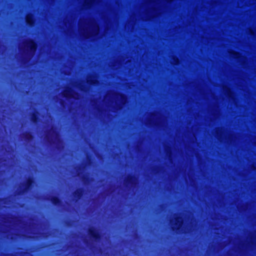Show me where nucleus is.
Listing matches in <instances>:
<instances>
[{
	"instance_id": "nucleus-1",
	"label": "nucleus",
	"mask_w": 256,
	"mask_h": 256,
	"mask_svg": "<svg viewBox=\"0 0 256 256\" xmlns=\"http://www.w3.org/2000/svg\"><path fill=\"white\" fill-rule=\"evenodd\" d=\"M34 180L32 177L29 176L24 184L23 187L20 188L16 192L18 196H22L29 192L33 188Z\"/></svg>"
},
{
	"instance_id": "nucleus-2",
	"label": "nucleus",
	"mask_w": 256,
	"mask_h": 256,
	"mask_svg": "<svg viewBox=\"0 0 256 256\" xmlns=\"http://www.w3.org/2000/svg\"><path fill=\"white\" fill-rule=\"evenodd\" d=\"M88 234L90 240L94 242H98L102 238L100 233L94 227H91L88 230Z\"/></svg>"
},
{
	"instance_id": "nucleus-3",
	"label": "nucleus",
	"mask_w": 256,
	"mask_h": 256,
	"mask_svg": "<svg viewBox=\"0 0 256 256\" xmlns=\"http://www.w3.org/2000/svg\"><path fill=\"white\" fill-rule=\"evenodd\" d=\"M28 48H29L31 52H35L38 48V42L34 40H30L27 44Z\"/></svg>"
},
{
	"instance_id": "nucleus-4",
	"label": "nucleus",
	"mask_w": 256,
	"mask_h": 256,
	"mask_svg": "<svg viewBox=\"0 0 256 256\" xmlns=\"http://www.w3.org/2000/svg\"><path fill=\"white\" fill-rule=\"evenodd\" d=\"M84 192V190L82 188H80L74 191V196L75 198V202H77L82 197Z\"/></svg>"
},
{
	"instance_id": "nucleus-5",
	"label": "nucleus",
	"mask_w": 256,
	"mask_h": 256,
	"mask_svg": "<svg viewBox=\"0 0 256 256\" xmlns=\"http://www.w3.org/2000/svg\"><path fill=\"white\" fill-rule=\"evenodd\" d=\"M48 200H50L53 205L55 206H60L62 204L61 199L56 196H52L48 198Z\"/></svg>"
},
{
	"instance_id": "nucleus-6",
	"label": "nucleus",
	"mask_w": 256,
	"mask_h": 256,
	"mask_svg": "<svg viewBox=\"0 0 256 256\" xmlns=\"http://www.w3.org/2000/svg\"><path fill=\"white\" fill-rule=\"evenodd\" d=\"M26 24L30 26H32L34 25V15L30 13L26 16Z\"/></svg>"
},
{
	"instance_id": "nucleus-7",
	"label": "nucleus",
	"mask_w": 256,
	"mask_h": 256,
	"mask_svg": "<svg viewBox=\"0 0 256 256\" xmlns=\"http://www.w3.org/2000/svg\"><path fill=\"white\" fill-rule=\"evenodd\" d=\"M24 138L26 142H31L33 140L34 136L30 132H26L24 134Z\"/></svg>"
},
{
	"instance_id": "nucleus-8",
	"label": "nucleus",
	"mask_w": 256,
	"mask_h": 256,
	"mask_svg": "<svg viewBox=\"0 0 256 256\" xmlns=\"http://www.w3.org/2000/svg\"><path fill=\"white\" fill-rule=\"evenodd\" d=\"M31 120L32 122L36 124L40 122V118L38 116V110L34 111L32 114Z\"/></svg>"
},
{
	"instance_id": "nucleus-9",
	"label": "nucleus",
	"mask_w": 256,
	"mask_h": 256,
	"mask_svg": "<svg viewBox=\"0 0 256 256\" xmlns=\"http://www.w3.org/2000/svg\"><path fill=\"white\" fill-rule=\"evenodd\" d=\"M136 179V177L134 174H130L128 175V177L126 180V182L127 184H133L134 180Z\"/></svg>"
},
{
	"instance_id": "nucleus-10",
	"label": "nucleus",
	"mask_w": 256,
	"mask_h": 256,
	"mask_svg": "<svg viewBox=\"0 0 256 256\" xmlns=\"http://www.w3.org/2000/svg\"><path fill=\"white\" fill-rule=\"evenodd\" d=\"M72 89L70 88H68L63 92V96L66 98H72L73 96L72 95Z\"/></svg>"
},
{
	"instance_id": "nucleus-11",
	"label": "nucleus",
	"mask_w": 256,
	"mask_h": 256,
	"mask_svg": "<svg viewBox=\"0 0 256 256\" xmlns=\"http://www.w3.org/2000/svg\"><path fill=\"white\" fill-rule=\"evenodd\" d=\"M182 217L180 216H176L175 218L176 224L177 226V230L180 229L183 224V221L182 220Z\"/></svg>"
},
{
	"instance_id": "nucleus-12",
	"label": "nucleus",
	"mask_w": 256,
	"mask_h": 256,
	"mask_svg": "<svg viewBox=\"0 0 256 256\" xmlns=\"http://www.w3.org/2000/svg\"><path fill=\"white\" fill-rule=\"evenodd\" d=\"M90 77L92 78L88 80L87 82L90 84L92 85V86H96V84H97L98 83V82L96 80L93 78H94V76L93 75H92L90 76Z\"/></svg>"
},
{
	"instance_id": "nucleus-13",
	"label": "nucleus",
	"mask_w": 256,
	"mask_h": 256,
	"mask_svg": "<svg viewBox=\"0 0 256 256\" xmlns=\"http://www.w3.org/2000/svg\"><path fill=\"white\" fill-rule=\"evenodd\" d=\"M122 104H125L127 101L126 96L124 94H119Z\"/></svg>"
},
{
	"instance_id": "nucleus-14",
	"label": "nucleus",
	"mask_w": 256,
	"mask_h": 256,
	"mask_svg": "<svg viewBox=\"0 0 256 256\" xmlns=\"http://www.w3.org/2000/svg\"><path fill=\"white\" fill-rule=\"evenodd\" d=\"M82 180L84 181V182H90V177L86 175H84L82 176Z\"/></svg>"
},
{
	"instance_id": "nucleus-15",
	"label": "nucleus",
	"mask_w": 256,
	"mask_h": 256,
	"mask_svg": "<svg viewBox=\"0 0 256 256\" xmlns=\"http://www.w3.org/2000/svg\"><path fill=\"white\" fill-rule=\"evenodd\" d=\"M80 90H82V91H86V86L84 84H80Z\"/></svg>"
},
{
	"instance_id": "nucleus-16",
	"label": "nucleus",
	"mask_w": 256,
	"mask_h": 256,
	"mask_svg": "<svg viewBox=\"0 0 256 256\" xmlns=\"http://www.w3.org/2000/svg\"><path fill=\"white\" fill-rule=\"evenodd\" d=\"M94 0H88V2H86V4L88 5L90 3L92 2H94Z\"/></svg>"
}]
</instances>
